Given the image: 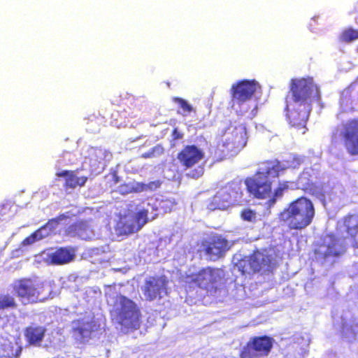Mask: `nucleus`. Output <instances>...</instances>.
Returning <instances> with one entry per match:
<instances>
[{
  "label": "nucleus",
  "instance_id": "obj_1",
  "mask_svg": "<svg viewBox=\"0 0 358 358\" xmlns=\"http://www.w3.org/2000/svg\"><path fill=\"white\" fill-rule=\"evenodd\" d=\"M302 162V157L294 156L292 158V161L264 162L260 165L257 174L245 180V186L248 192L255 197L259 199L269 198L268 202L270 204H273L277 199L282 196L283 191L288 186L285 182L280 183L273 193L271 178L278 176L280 173L286 169L297 168Z\"/></svg>",
  "mask_w": 358,
  "mask_h": 358
},
{
  "label": "nucleus",
  "instance_id": "obj_2",
  "mask_svg": "<svg viewBox=\"0 0 358 358\" xmlns=\"http://www.w3.org/2000/svg\"><path fill=\"white\" fill-rule=\"evenodd\" d=\"M292 96L287 98V115L289 123L294 127H302L305 134V124L311 110V103L320 99L317 87L312 78L294 80L292 85Z\"/></svg>",
  "mask_w": 358,
  "mask_h": 358
},
{
  "label": "nucleus",
  "instance_id": "obj_3",
  "mask_svg": "<svg viewBox=\"0 0 358 358\" xmlns=\"http://www.w3.org/2000/svg\"><path fill=\"white\" fill-rule=\"evenodd\" d=\"M106 296L108 304L112 307V319L122 327L123 331L139 327L141 313L134 301L118 294L115 287L110 286L107 287Z\"/></svg>",
  "mask_w": 358,
  "mask_h": 358
},
{
  "label": "nucleus",
  "instance_id": "obj_4",
  "mask_svg": "<svg viewBox=\"0 0 358 358\" xmlns=\"http://www.w3.org/2000/svg\"><path fill=\"white\" fill-rule=\"evenodd\" d=\"M233 108L238 115L248 113V117L253 118L257 114V95L261 93V87L255 80H243L233 85Z\"/></svg>",
  "mask_w": 358,
  "mask_h": 358
},
{
  "label": "nucleus",
  "instance_id": "obj_5",
  "mask_svg": "<svg viewBox=\"0 0 358 358\" xmlns=\"http://www.w3.org/2000/svg\"><path fill=\"white\" fill-rule=\"evenodd\" d=\"M315 216L312 201L301 197L292 202L280 215V219L287 223L291 229L301 230L309 226Z\"/></svg>",
  "mask_w": 358,
  "mask_h": 358
},
{
  "label": "nucleus",
  "instance_id": "obj_6",
  "mask_svg": "<svg viewBox=\"0 0 358 358\" xmlns=\"http://www.w3.org/2000/svg\"><path fill=\"white\" fill-rule=\"evenodd\" d=\"M13 289L22 303L43 301L47 299L43 293V283L36 279L24 278L13 283Z\"/></svg>",
  "mask_w": 358,
  "mask_h": 358
},
{
  "label": "nucleus",
  "instance_id": "obj_7",
  "mask_svg": "<svg viewBox=\"0 0 358 358\" xmlns=\"http://www.w3.org/2000/svg\"><path fill=\"white\" fill-rule=\"evenodd\" d=\"M241 184L232 182L222 187L213 197L210 205V209L224 210L231 205L242 202Z\"/></svg>",
  "mask_w": 358,
  "mask_h": 358
},
{
  "label": "nucleus",
  "instance_id": "obj_8",
  "mask_svg": "<svg viewBox=\"0 0 358 358\" xmlns=\"http://www.w3.org/2000/svg\"><path fill=\"white\" fill-rule=\"evenodd\" d=\"M241 184L232 182L222 187L213 197L210 205V209L224 210L231 205L242 202Z\"/></svg>",
  "mask_w": 358,
  "mask_h": 358
},
{
  "label": "nucleus",
  "instance_id": "obj_9",
  "mask_svg": "<svg viewBox=\"0 0 358 358\" xmlns=\"http://www.w3.org/2000/svg\"><path fill=\"white\" fill-rule=\"evenodd\" d=\"M345 251L344 238L328 234L315 249V255L320 261H331L332 258L343 255Z\"/></svg>",
  "mask_w": 358,
  "mask_h": 358
},
{
  "label": "nucleus",
  "instance_id": "obj_10",
  "mask_svg": "<svg viewBox=\"0 0 358 358\" xmlns=\"http://www.w3.org/2000/svg\"><path fill=\"white\" fill-rule=\"evenodd\" d=\"M149 208L143 205L134 214H129L122 217L117 224L120 234H129L139 231L150 220Z\"/></svg>",
  "mask_w": 358,
  "mask_h": 358
},
{
  "label": "nucleus",
  "instance_id": "obj_11",
  "mask_svg": "<svg viewBox=\"0 0 358 358\" xmlns=\"http://www.w3.org/2000/svg\"><path fill=\"white\" fill-rule=\"evenodd\" d=\"M224 276L219 268H206L197 274L187 277V282H194L199 287L210 290L216 288Z\"/></svg>",
  "mask_w": 358,
  "mask_h": 358
},
{
  "label": "nucleus",
  "instance_id": "obj_12",
  "mask_svg": "<svg viewBox=\"0 0 358 358\" xmlns=\"http://www.w3.org/2000/svg\"><path fill=\"white\" fill-rule=\"evenodd\" d=\"M271 264L272 258L267 252L257 251L252 255L240 260L236 266L243 273L250 274L262 269L268 270Z\"/></svg>",
  "mask_w": 358,
  "mask_h": 358
},
{
  "label": "nucleus",
  "instance_id": "obj_13",
  "mask_svg": "<svg viewBox=\"0 0 358 358\" xmlns=\"http://www.w3.org/2000/svg\"><path fill=\"white\" fill-rule=\"evenodd\" d=\"M99 328V324L92 314H88L72 322L73 336L80 343L88 341L93 333Z\"/></svg>",
  "mask_w": 358,
  "mask_h": 358
},
{
  "label": "nucleus",
  "instance_id": "obj_14",
  "mask_svg": "<svg viewBox=\"0 0 358 358\" xmlns=\"http://www.w3.org/2000/svg\"><path fill=\"white\" fill-rule=\"evenodd\" d=\"M223 145L229 151L239 150L247 143L248 136L245 125L231 126L225 131Z\"/></svg>",
  "mask_w": 358,
  "mask_h": 358
},
{
  "label": "nucleus",
  "instance_id": "obj_15",
  "mask_svg": "<svg viewBox=\"0 0 358 358\" xmlns=\"http://www.w3.org/2000/svg\"><path fill=\"white\" fill-rule=\"evenodd\" d=\"M336 325L347 341L352 342L355 340L358 334V317L352 312H343Z\"/></svg>",
  "mask_w": 358,
  "mask_h": 358
},
{
  "label": "nucleus",
  "instance_id": "obj_16",
  "mask_svg": "<svg viewBox=\"0 0 358 358\" xmlns=\"http://www.w3.org/2000/svg\"><path fill=\"white\" fill-rule=\"evenodd\" d=\"M168 281L164 277L149 278L142 287L143 296L146 300L153 301L161 299L167 293Z\"/></svg>",
  "mask_w": 358,
  "mask_h": 358
},
{
  "label": "nucleus",
  "instance_id": "obj_17",
  "mask_svg": "<svg viewBox=\"0 0 358 358\" xmlns=\"http://www.w3.org/2000/svg\"><path fill=\"white\" fill-rule=\"evenodd\" d=\"M341 135L345 138L348 152L354 155H358V120H352L344 124Z\"/></svg>",
  "mask_w": 358,
  "mask_h": 358
},
{
  "label": "nucleus",
  "instance_id": "obj_18",
  "mask_svg": "<svg viewBox=\"0 0 358 358\" xmlns=\"http://www.w3.org/2000/svg\"><path fill=\"white\" fill-rule=\"evenodd\" d=\"M204 158V152L195 145H187L178 154L180 162L187 168L199 164Z\"/></svg>",
  "mask_w": 358,
  "mask_h": 358
},
{
  "label": "nucleus",
  "instance_id": "obj_19",
  "mask_svg": "<svg viewBox=\"0 0 358 358\" xmlns=\"http://www.w3.org/2000/svg\"><path fill=\"white\" fill-rule=\"evenodd\" d=\"M111 154L101 148H90L88 150L89 164L92 171L100 173L104 169L105 160H109Z\"/></svg>",
  "mask_w": 358,
  "mask_h": 358
},
{
  "label": "nucleus",
  "instance_id": "obj_20",
  "mask_svg": "<svg viewBox=\"0 0 358 358\" xmlns=\"http://www.w3.org/2000/svg\"><path fill=\"white\" fill-rule=\"evenodd\" d=\"M45 260L52 264H64L71 262L75 257V251L71 248H60L55 252L44 253Z\"/></svg>",
  "mask_w": 358,
  "mask_h": 358
},
{
  "label": "nucleus",
  "instance_id": "obj_21",
  "mask_svg": "<svg viewBox=\"0 0 358 358\" xmlns=\"http://www.w3.org/2000/svg\"><path fill=\"white\" fill-rule=\"evenodd\" d=\"M233 245L234 242H229L221 236L215 237L207 248L206 252L215 260L222 257Z\"/></svg>",
  "mask_w": 358,
  "mask_h": 358
},
{
  "label": "nucleus",
  "instance_id": "obj_22",
  "mask_svg": "<svg viewBox=\"0 0 358 358\" xmlns=\"http://www.w3.org/2000/svg\"><path fill=\"white\" fill-rule=\"evenodd\" d=\"M22 347L17 340L13 338H0V357L8 358H16L21 352Z\"/></svg>",
  "mask_w": 358,
  "mask_h": 358
},
{
  "label": "nucleus",
  "instance_id": "obj_23",
  "mask_svg": "<svg viewBox=\"0 0 358 358\" xmlns=\"http://www.w3.org/2000/svg\"><path fill=\"white\" fill-rule=\"evenodd\" d=\"M338 230L341 234L345 231L358 245V215H350L338 222Z\"/></svg>",
  "mask_w": 358,
  "mask_h": 358
},
{
  "label": "nucleus",
  "instance_id": "obj_24",
  "mask_svg": "<svg viewBox=\"0 0 358 358\" xmlns=\"http://www.w3.org/2000/svg\"><path fill=\"white\" fill-rule=\"evenodd\" d=\"M67 232L71 236H78L84 240H91L95 238V234L91 226L87 222H79L69 227Z\"/></svg>",
  "mask_w": 358,
  "mask_h": 358
},
{
  "label": "nucleus",
  "instance_id": "obj_25",
  "mask_svg": "<svg viewBox=\"0 0 358 358\" xmlns=\"http://www.w3.org/2000/svg\"><path fill=\"white\" fill-rule=\"evenodd\" d=\"M272 348V341L270 338L258 337L254 339L250 345V350H253L258 355H267Z\"/></svg>",
  "mask_w": 358,
  "mask_h": 358
},
{
  "label": "nucleus",
  "instance_id": "obj_26",
  "mask_svg": "<svg viewBox=\"0 0 358 358\" xmlns=\"http://www.w3.org/2000/svg\"><path fill=\"white\" fill-rule=\"evenodd\" d=\"M175 202L172 199L162 200L160 201L151 199L148 202L143 203L145 208L152 210L162 211L163 213L170 212L174 206Z\"/></svg>",
  "mask_w": 358,
  "mask_h": 358
},
{
  "label": "nucleus",
  "instance_id": "obj_27",
  "mask_svg": "<svg viewBox=\"0 0 358 358\" xmlns=\"http://www.w3.org/2000/svg\"><path fill=\"white\" fill-rule=\"evenodd\" d=\"M69 218V216L66 214H62L57 218H54L50 220L45 226L40 228L38 230L34 232L35 236L38 238V240H41L43 238L48 236L50 233L55 229V227L58 225V224Z\"/></svg>",
  "mask_w": 358,
  "mask_h": 358
},
{
  "label": "nucleus",
  "instance_id": "obj_28",
  "mask_svg": "<svg viewBox=\"0 0 358 358\" xmlns=\"http://www.w3.org/2000/svg\"><path fill=\"white\" fill-rule=\"evenodd\" d=\"M45 334V329L42 327L31 326L27 327L25 337L27 341L34 345H39Z\"/></svg>",
  "mask_w": 358,
  "mask_h": 358
},
{
  "label": "nucleus",
  "instance_id": "obj_29",
  "mask_svg": "<svg viewBox=\"0 0 358 358\" xmlns=\"http://www.w3.org/2000/svg\"><path fill=\"white\" fill-rule=\"evenodd\" d=\"M161 183L159 180L152 181L148 183H143L133 181L126 184V187H129L132 192H142L147 191H153L159 187Z\"/></svg>",
  "mask_w": 358,
  "mask_h": 358
},
{
  "label": "nucleus",
  "instance_id": "obj_30",
  "mask_svg": "<svg viewBox=\"0 0 358 358\" xmlns=\"http://www.w3.org/2000/svg\"><path fill=\"white\" fill-rule=\"evenodd\" d=\"M57 176L65 178L66 185L71 188H75L77 186H83L87 180L86 177H78L73 172L69 171L57 173Z\"/></svg>",
  "mask_w": 358,
  "mask_h": 358
},
{
  "label": "nucleus",
  "instance_id": "obj_31",
  "mask_svg": "<svg viewBox=\"0 0 358 358\" xmlns=\"http://www.w3.org/2000/svg\"><path fill=\"white\" fill-rule=\"evenodd\" d=\"M341 108L343 112H348L352 109V102L350 99V90H345L343 91L341 95L340 101Z\"/></svg>",
  "mask_w": 358,
  "mask_h": 358
},
{
  "label": "nucleus",
  "instance_id": "obj_32",
  "mask_svg": "<svg viewBox=\"0 0 358 358\" xmlns=\"http://www.w3.org/2000/svg\"><path fill=\"white\" fill-rule=\"evenodd\" d=\"M341 39L345 42H351L358 39V30L350 28L344 30L341 36Z\"/></svg>",
  "mask_w": 358,
  "mask_h": 358
},
{
  "label": "nucleus",
  "instance_id": "obj_33",
  "mask_svg": "<svg viewBox=\"0 0 358 358\" xmlns=\"http://www.w3.org/2000/svg\"><path fill=\"white\" fill-rule=\"evenodd\" d=\"M16 303L13 296L10 295L0 296V309L15 307Z\"/></svg>",
  "mask_w": 358,
  "mask_h": 358
},
{
  "label": "nucleus",
  "instance_id": "obj_34",
  "mask_svg": "<svg viewBox=\"0 0 358 358\" xmlns=\"http://www.w3.org/2000/svg\"><path fill=\"white\" fill-rule=\"evenodd\" d=\"M164 148L159 145H157L152 148L150 150H149L147 152H145L142 154L141 157L143 158H153V157H157L160 155H162L164 153Z\"/></svg>",
  "mask_w": 358,
  "mask_h": 358
},
{
  "label": "nucleus",
  "instance_id": "obj_35",
  "mask_svg": "<svg viewBox=\"0 0 358 358\" xmlns=\"http://www.w3.org/2000/svg\"><path fill=\"white\" fill-rule=\"evenodd\" d=\"M174 101L180 105L181 109L182 110V115H187V113L193 111L192 106L185 100L181 98H174Z\"/></svg>",
  "mask_w": 358,
  "mask_h": 358
},
{
  "label": "nucleus",
  "instance_id": "obj_36",
  "mask_svg": "<svg viewBox=\"0 0 358 358\" xmlns=\"http://www.w3.org/2000/svg\"><path fill=\"white\" fill-rule=\"evenodd\" d=\"M241 217L244 220L249 222H256L259 219V215L250 209H245L241 213Z\"/></svg>",
  "mask_w": 358,
  "mask_h": 358
},
{
  "label": "nucleus",
  "instance_id": "obj_37",
  "mask_svg": "<svg viewBox=\"0 0 358 358\" xmlns=\"http://www.w3.org/2000/svg\"><path fill=\"white\" fill-rule=\"evenodd\" d=\"M203 167L201 165H198L195 169L189 171L187 173V176L188 177L196 179L203 174Z\"/></svg>",
  "mask_w": 358,
  "mask_h": 358
},
{
  "label": "nucleus",
  "instance_id": "obj_38",
  "mask_svg": "<svg viewBox=\"0 0 358 358\" xmlns=\"http://www.w3.org/2000/svg\"><path fill=\"white\" fill-rule=\"evenodd\" d=\"M309 173L308 171H304L299 178V184L303 187L306 188L310 185Z\"/></svg>",
  "mask_w": 358,
  "mask_h": 358
},
{
  "label": "nucleus",
  "instance_id": "obj_39",
  "mask_svg": "<svg viewBox=\"0 0 358 358\" xmlns=\"http://www.w3.org/2000/svg\"><path fill=\"white\" fill-rule=\"evenodd\" d=\"M37 241H38V240L36 238V236H35V234L34 233L30 236L27 237V238H25L23 241L22 245H29L34 243V242H36Z\"/></svg>",
  "mask_w": 358,
  "mask_h": 358
},
{
  "label": "nucleus",
  "instance_id": "obj_40",
  "mask_svg": "<svg viewBox=\"0 0 358 358\" xmlns=\"http://www.w3.org/2000/svg\"><path fill=\"white\" fill-rule=\"evenodd\" d=\"M119 191L120 193L123 194L132 192L131 190H129V187H126V185L120 186L119 188Z\"/></svg>",
  "mask_w": 358,
  "mask_h": 358
},
{
  "label": "nucleus",
  "instance_id": "obj_41",
  "mask_svg": "<svg viewBox=\"0 0 358 358\" xmlns=\"http://www.w3.org/2000/svg\"><path fill=\"white\" fill-rule=\"evenodd\" d=\"M157 213H155L154 215H152V216H151L150 220H154V219L157 217Z\"/></svg>",
  "mask_w": 358,
  "mask_h": 358
},
{
  "label": "nucleus",
  "instance_id": "obj_42",
  "mask_svg": "<svg viewBox=\"0 0 358 358\" xmlns=\"http://www.w3.org/2000/svg\"><path fill=\"white\" fill-rule=\"evenodd\" d=\"M43 293H44L45 294H46V296H48V294H48V293H49V291H47V293H45V287H43Z\"/></svg>",
  "mask_w": 358,
  "mask_h": 358
},
{
  "label": "nucleus",
  "instance_id": "obj_43",
  "mask_svg": "<svg viewBox=\"0 0 358 358\" xmlns=\"http://www.w3.org/2000/svg\"><path fill=\"white\" fill-rule=\"evenodd\" d=\"M357 50H358V48H357Z\"/></svg>",
  "mask_w": 358,
  "mask_h": 358
}]
</instances>
